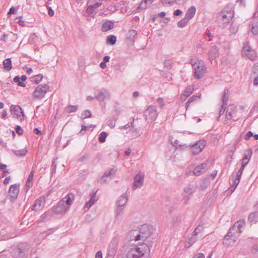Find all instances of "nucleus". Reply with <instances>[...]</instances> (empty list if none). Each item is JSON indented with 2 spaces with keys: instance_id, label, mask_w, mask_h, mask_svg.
Returning a JSON list of instances; mask_svg holds the SVG:
<instances>
[{
  "instance_id": "7ed1b4c3",
  "label": "nucleus",
  "mask_w": 258,
  "mask_h": 258,
  "mask_svg": "<svg viewBox=\"0 0 258 258\" xmlns=\"http://www.w3.org/2000/svg\"><path fill=\"white\" fill-rule=\"evenodd\" d=\"M28 249L26 243H20L18 245L17 248L13 250L12 255L16 258H25Z\"/></svg>"
},
{
  "instance_id": "680f3d73",
  "label": "nucleus",
  "mask_w": 258,
  "mask_h": 258,
  "mask_svg": "<svg viewBox=\"0 0 258 258\" xmlns=\"http://www.w3.org/2000/svg\"><path fill=\"white\" fill-rule=\"evenodd\" d=\"M32 186V183L31 182V181H27L24 188V189L26 190V192H27L29 190L30 187H31Z\"/></svg>"
},
{
  "instance_id": "c9c22d12",
  "label": "nucleus",
  "mask_w": 258,
  "mask_h": 258,
  "mask_svg": "<svg viewBox=\"0 0 258 258\" xmlns=\"http://www.w3.org/2000/svg\"><path fill=\"white\" fill-rule=\"evenodd\" d=\"M257 218H258V212H252L249 214L248 220L251 223L253 222L255 223L257 222Z\"/></svg>"
},
{
  "instance_id": "4c0bfd02",
  "label": "nucleus",
  "mask_w": 258,
  "mask_h": 258,
  "mask_svg": "<svg viewBox=\"0 0 258 258\" xmlns=\"http://www.w3.org/2000/svg\"><path fill=\"white\" fill-rule=\"evenodd\" d=\"M78 109L77 105H68L64 109V111L67 113L76 112Z\"/></svg>"
},
{
  "instance_id": "20e7f679",
  "label": "nucleus",
  "mask_w": 258,
  "mask_h": 258,
  "mask_svg": "<svg viewBox=\"0 0 258 258\" xmlns=\"http://www.w3.org/2000/svg\"><path fill=\"white\" fill-rule=\"evenodd\" d=\"M49 88L47 84H40L37 86L33 94V97L37 99H42L44 97Z\"/></svg>"
},
{
  "instance_id": "e2e57ef3",
  "label": "nucleus",
  "mask_w": 258,
  "mask_h": 258,
  "mask_svg": "<svg viewBox=\"0 0 258 258\" xmlns=\"http://www.w3.org/2000/svg\"><path fill=\"white\" fill-rule=\"evenodd\" d=\"M16 131L19 135H22L23 133V130L20 125H17Z\"/></svg>"
},
{
  "instance_id": "f8f14e48",
  "label": "nucleus",
  "mask_w": 258,
  "mask_h": 258,
  "mask_svg": "<svg viewBox=\"0 0 258 258\" xmlns=\"http://www.w3.org/2000/svg\"><path fill=\"white\" fill-rule=\"evenodd\" d=\"M206 145L205 141H200L196 143L191 147V151L193 154L197 155L200 153Z\"/></svg>"
},
{
  "instance_id": "a18cd8bd",
  "label": "nucleus",
  "mask_w": 258,
  "mask_h": 258,
  "mask_svg": "<svg viewBox=\"0 0 258 258\" xmlns=\"http://www.w3.org/2000/svg\"><path fill=\"white\" fill-rule=\"evenodd\" d=\"M189 20L185 17L177 23V26L180 28L185 27Z\"/></svg>"
},
{
  "instance_id": "7c9ffc66",
  "label": "nucleus",
  "mask_w": 258,
  "mask_h": 258,
  "mask_svg": "<svg viewBox=\"0 0 258 258\" xmlns=\"http://www.w3.org/2000/svg\"><path fill=\"white\" fill-rule=\"evenodd\" d=\"M236 225H233V226L230 229L228 234H230V235L233 237V239H236L237 240V237L240 234V233H238V231H236L235 229Z\"/></svg>"
},
{
  "instance_id": "052dcab7",
  "label": "nucleus",
  "mask_w": 258,
  "mask_h": 258,
  "mask_svg": "<svg viewBox=\"0 0 258 258\" xmlns=\"http://www.w3.org/2000/svg\"><path fill=\"white\" fill-rule=\"evenodd\" d=\"M162 3L163 5H172L175 2V0H161Z\"/></svg>"
},
{
  "instance_id": "5fc2aeb1",
  "label": "nucleus",
  "mask_w": 258,
  "mask_h": 258,
  "mask_svg": "<svg viewBox=\"0 0 258 258\" xmlns=\"http://www.w3.org/2000/svg\"><path fill=\"white\" fill-rule=\"evenodd\" d=\"M166 13L162 12L158 15H154L152 17L153 22H155L158 17L163 18L165 16Z\"/></svg>"
},
{
  "instance_id": "4468645a",
  "label": "nucleus",
  "mask_w": 258,
  "mask_h": 258,
  "mask_svg": "<svg viewBox=\"0 0 258 258\" xmlns=\"http://www.w3.org/2000/svg\"><path fill=\"white\" fill-rule=\"evenodd\" d=\"M118 241L116 239H112L108 247V254L111 257H113L116 253Z\"/></svg>"
},
{
  "instance_id": "0e129e2a",
  "label": "nucleus",
  "mask_w": 258,
  "mask_h": 258,
  "mask_svg": "<svg viewBox=\"0 0 258 258\" xmlns=\"http://www.w3.org/2000/svg\"><path fill=\"white\" fill-rule=\"evenodd\" d=\"M82 115L84 116V118L90 117L91 116V111L89 110H86L83 113Z\"/></svg>"
},
{
  "instance_id": "412c9836",
  "label": "nucleus",
  "mask_w": 258,
  "mask_h": 258,
  "mask_svg": "<svg viewBox=\"0 0 258 258\" xmlns=\"http://www.w3.org/2000/svg\"><path fill=\"white\" fill-rule=\"evenodd\" d=\"M154 0H143L136 9L137 12H139L142 10L145 9L148 6H150Z\"/></svg>"
},
{
  "instance_id": "72a5a7b5",
  "label": "nucleus",
  "mask_w": 258,
  "mask_h": 258,
  "mask_svg": "<svg viewBox=\"0 0 258 258\" xmlns=\"http://www.w3.org/2000/svg\"><path fill=\"white\" fill-rule=\"evenodd\" d=\"M252 151L251 149H248L246 153L244 154V156L243 158L242 159V163H243V162H246V161L249 162V161L251 158V156L252 155Z\"/></svg>"
},
{
  "instance_id": "603ef678",
  "label": "nucleus",
  "mask_w": 258,
  "mask_h": 258,
  "mask_svg": "<svg viewBox=\"0 0 258 258\" xmlns=\"http://www.w3.org/2000/svg\"><path fill=\"white\" fill-rule=\"evenodd\" d=\"M125 4V3L123 1H121L114 5V11H118L119 9L121 8V7H123V6Z\"/></svg>"
},
{
  "instance_id": "a19ab883",
  "label": "nucleus",
  "mask_w": 258,
  "mask_h": 258,
  "mask_svg": "<svg viewBox=\"0 0 258 258\" xmlns=\"http://www.w3.org/2000/svg\"><path fill=\"white\" fill-rule=\"evenodd\" d=\"M194 91V87L192 86H187L183 92V96L185 97L189 96Z\"/></svg>"
},
{
  "instance_id": "c03bdc74",
  "label": "nucleus",
  "mask_w": 258,
  "mask_h": 258,
  "mask_svg": "<svg viewBox=\"0 0 258 258\" xmlns=\"http://www.w3.org/2000/svg\"><path fill=\"white\" fill-rule=\"evenodd\" d=\"M244 224V223L243 221H237L233 224L236 225L235 229L236 231H238V233H241L242 231L241 229L243 226Z\"/></svg>"
},
{
  "instance_id": "0eeeda50",
  "label": "nucleus",
  "mask_w": 258,
  "mask_h": 258,
  "mask_svg": "<svg viewBox=\"0 0 258 258\" xmlns=\"http://www.w3.org/2000/svg\"><path fill=\"white\" fill-rule=\"evenodd\" d=\"M12 114L14 117L22 120L24 117V112L20 106L18 105H12L10 109Z\"/></svg>"
},
{
  "instance_id": "423d86ee",
  "label": "nucleus",
  "mask_w": 258,
  "mask_h": 258,
  "mask_svg": "<svg viewBox=\"0 0 258 258\" xmlns=\"http://www.w3.org/2000/svg\"><path fill=\"white\" fill-rule=\"evenodd\" d=\"M110 94L108 90L102 88L96 91L95 99L99 102H102L106 99L110 98Z\"/></svg>"
},
{
  "instance_id": "f704fd0d",
  "label": "nucleus",
  "mask_w": 258,
  "mask_h": 258,
  "mask_svg": "<svg viewBox=\"0 0 258 258\" xmlns=\"http://www.w3.org/2000/svg\"><path fill=\"white\" fill-rule=\"evenodd\" d=\"M201 97V94L200 95H193L191 97H190L186 103V109L187 110L188 107L190 105V104L194 101H197Z\"/></svg>"
},
{
  "instance_id": "5701e85b",
  "label": "nucleus",
  "mask_w": 258,
  "mask_h": 258,
  "mask_svg": "<svg viewBox=\"0 0 258 258\" xmlns=\"http://www.w3.org/2000/svg\"><path fill=\"white\" fill-rule=\"evenodd\" d=\"M218 55V49L216 45L212 46L209 52V56L210 59L212 61Z\"/></svg>"
},
{
  "instance_id": "a878e982",
  "label": "nucleus",
  "mask_w": 258,
  "mask_h": 258,
  "mask_svg": "<svg viewBox=\"0 0 258 258\" xmlns=\"http://www.w3.org/2000/svg\"><path fill=\"white\" fill-rule=\"evenodd\" d=\"M231 238L232 237L230 235V234L227 233L224 237L223 244L226 245L227 246H229L233 245V244L236 241V239L233 238L232 239Z\"/></svg>"
},
{
  "instance_id": "cd10ccee",
  "label": "nucleus",
  "mask_w": 258,
  "mask_h": 258,
  "mask_svg": "<svg viewBox=\"0 0 258 258\" xmlns=\"http://www.w3.org/2000/svg\"><path fill=\"white\" fill-rule=\"evenodd\" d=\"M114 27V23L110 21H107L102 26L101 30L103 32H106L112 29Z\"/></svg>"
},
{
  "instance_id": "b1692460",
  "label": "nucleus",
  "mask_w": 258,
  "mask_h": 258,
  "mask_svg": "<svg viewBox=\"0 0 258 258\" xmlns=\"http://www.w3.org/2000/svg\"><path fill=\"white\" fill-rule=\"evenodd\" d=\"M207 163H203L197 166L193 171L194 174L197 176L200 175L203 172L202 171L207 168Z\"/></svg>"
},
{
  "instance_id": "ddd939ff",
  "label": "nucleus",
  "mask_w": 258,
  "mask_h": 258,
  "mask_svg": "<svg viewBox=\"0 0 258 258\" xmlns=\"http://www.w3.org/2000/svg\"><path fill=\"white\" fill-rule=\"evenodd\" d=\"M242 52L250 59L254 60L256 57V52L246 44L244 45Z\"/></svg>"
},
{
  "instance_id": "6e6552de",
  "label": "nucleus",
  "mask_w": 258,
  "mask_h": 258,
  "mask_svg": "<svg viewBox=\"0 0 258 258\" xmlns=\"http://www.w3.org/2000/svg\"><path fill=\"white\" fill-rule=\"evenodd\" d=\"M139 231L141 239L145 240L150 236L153 231V228L147 224H144L141 226Z\"/></svg>"
},
{
  "instance_id": "ea45409f",
  "label": "nucleus",
  "mask_w": 258,
  "mask_h": 258,
  "mask_svg": "<svg viewBox=\"0 0 258 258\" xmlns=\"http://www.w3.org/2000/svg\"><path fill=\"white\" fill-rule=\"evenodd\" d=\"M228 91L227 89H225L223 92V94L222 97V105H227V101L228 100Z\"/></svg>"
},
{
  "instance_id": "f3484780",
  "label": "nucleus",
  "mask_w": 258,
  "mask_h": 258,
  "mask_svg": "<svg viewBox=\"0 0 258 258\" xmlns=\"http://www.w3.org/2000/svg\"><path fill=\"white\" fill-rule=\"evenodd\" d=\"M45 198L44 196H41L36 199L33 205L32 210L37 211L41 209L43 204L45 202Z\"/></svg>"
},
{
  "instance_id": "de8ad7c7",
  "label": "nucleus",
  "mask_w": 258,
  "mask_h": 258,
  "mask_svg": "<svg viewBox=\"0 0 258 258\" xmlns=\"http://www.w3.org/2000/svg\"><path fill=\"white\" fill-rule=\"evenodd\" d=\"M14 82L17 83V85L20 87H25L26 84L22 81H20V78L18 76H15L13 79Z\"/></svg>"
},
{
  "instance_id": "4be33fe9",
  "label": "nucleus",
  "mask_w": 258,
  "mask_h": 258,
  "mask_svg": "<svg viewBox=\"0 0 258 258\" xmlns=\"http://www.w3.org/2000/svg\"><path fill=\"white\" fill-rule=\"evenodd\" d=\"M96 191L93 192L90 195V200L85 204L84 209L88 210L92 205H93L96 201H97L98 198L96 197Z\"/></svg>"
},
{
  "instance_id": "13d9d810",
  "label": "nucleus",
  "mask_w": 258,
  "mask_h": 258,
  "mask_svg": "<svg viewBox=\"0 0 258 258\" xmlns=\"http://www.w3.org/2000/svg\"><path fill=\"white\" fill-rule=\"evenodd\" d=\"M226 105H221L220 110L219 111V116L218 118H219L222 115H223L225 111Z\"/></svg>"
},
{
  "instance_id": "774afa93",
  "label": "nucleus",
  "mask_w": 258,
  "mask_h": 258,
  "mask_svg": "<svg viewBox=\"0 0 258 258\" xmlns=\"http://www.w3.org/2000/svg\"><path fill=\"white\" fill-rule=\"evenodd\" d=\"M87 128V126H86L84 124H82V128H81V130L80 131L79 134L81 135H84L86 131Z\"/></svg>"
},
{
  "instance_id": "bb28decb",
  "label": "nucleus",
  "mask_w": 258,
  "mask_h": 258,
  "mask_svg": "<svg viewBox=\"0 0 258 258\" xmlns=\"http://www.w3.org/2000/svg\"><path fill=\"white\" fill-rule=\"evenodd\" d=\"M196 12V8L195 6H191L187 10L185 17L188 19L189 20L191 19L195 16Z\"/></svg>"
},
{
  "instance_id": "a211bd4d",
  "label": "nucleus",
  "mask_w": 258,
  "mask_h": 258,
  "mask_svg": "<svg viewBox=\"0 0 258 258\" xmlns=\"http://www.w3.org/2000/svg\"><path fill=\"white\" fill-rule=\"evenodd\" d=\"M139 230H132L128 234L127 237L130 241H138L141 240L140 235L139 234Z\"/></svg>"
},
{
  "instance_id": "9d476101",
  "label": "nucleus",
  "mask_w": 258,
  "mask_h": 258,
  "mask_svg": "<svg viewBox=\"0 0 258 258\" xmlns=\"http://www.w3.org/2000/svg\"><path fill=\"white\" fill-rule=\"evenodd\" d=\"M195 66V77L197 79L203 78L206 72V67L201 62L196 63Z\"/></svg>"
},
{
  "instance_id": "69168bd1",
  "label": "nucleus",
  "mask_w": 258,
  "mask_h": 258,
  "mask_svg": "<svg viewBox=\"0 0 258 258\" xmlns=\"http://www.w3.org/2000/svg\"><path fill=\"white\" fill-rule=\"evenodd\" d=\"M253 136V133L251 131H248L244 136V139L248 140L249 138Z\"/></svg>"
},
{
  "instance_id": "58836bf2",
  "label": "nucleus",
  "mask_w": 258,
  "mask_h": 258,
  "mask_svg": "<svg viewBox=\"0 0 258 258\" xmlns=\"http://www.w3.org/2000/svg\"><path fill=\"white\" fill-rule=\"evenodd\" d=\"M118 117L117 116H113L111 118L108 119L107 122V125H108L110 128H112L115 127L116 121Z\"/></svg>"
},
{
  "instance_id": "09e8293b",
  "label": "nucleus",
  "mask_w": 258,
  "mask_h": 258,
  "mask_svg": "<svg viewBox=\"0 0 258 258\" xmlns=\"http://www.w3.org/2000/svg\"><path fill=\"white\" fill-rule=\"evenodd\" d=\"M174 146H175L177 148H178V147L181 148V149H184L185 148H187L188 147L190 146L189 144H179V142L178 140H175L174 142Z\"/></svg>"
},
{
  "instance_id": "37998d69",
  "label": "nucleus",
  "mask_w": 258,
  "mask_h": 258,
  "mask_svg": "<svg viewBox=\"0 0 258 258\" xmlns=\"http://www.w3.org/2000/svg\"><path fill=\"white\" fill-rule=\"evenodd\" d=\"M116 37L114 35H109L107 38V43L110 45H113L116 43Z\"/></svg>"
},
{
  "instance_id": "393cba45",
  "label": "nucleus",
  "mask_w": 258,
  "mask_h": 258,
  "mask_svg": "<svg viewBox=\"0 0 258 258\" xmlns=\"http://www.w3.org/2000/svg\"><path fill=\"white\" fill-rule=\"evenodd\" d=\"M124 208H120L117 207L116 209V213L114 218L115 222L120 221L123 217V215L124 214Z\"/></svg>"
},
{
  "instance_id": "4d7b16f0",
  "label": "nucleus",
  "mask_w": 258,
  "mask_h": 258,
  "mask_svg": "<svg viewBox=\"0 0 258 258\" xmlns=\"http://www.w3.org/2000/svg\"><path fill=\"white\" fill-rule=\"evenodd\" d=\"M48 3H46V4H45V5L47 8V9H48V14L51 17L53 16L54 14V12L53 10L52 9L51 7H49L48 6Z\"/></svg>"
},
{
  "instance_id": "473e14b6",
  "label": "nucleus",
  "mask_w": 258,
  "mask_h": 258,
  "mask_svg": "<svg viewBox=\"0 0 258 258\" xmlns=\"http://www.w3.org/2000/svg\"><path fill=\"white\" fill-rule=\"evenodd\" d=\"M42 78L43 75L42 74H38L30 77L29 79L31 81V82L38 84L41 82Z\"/></svg>"
},
{
  "instance_id": "2f4dec72",
  "label": "nucleus",
  "mask_w": 258,
  "mask_h": 258,
  "mask_svg": "<svg viewBox=\"0 0 258 258\" xmlns=\"http://www.w3.org/2000/svg\"><path fill=\"white\" fill-rule=\"evenodd\" d=\"M236 225H233V226L230 229L228 234H230V235L233 237V239H236L237 240V237L240 234V233H238V231H236L235 229Z\"/></svg>"
},
{
  "instance_id": "49530a36",
  "label": "nucleus",
  "mask_w": 258,
  "mask_h": 258,
  "mask_svg": "<svg viewBox=\"0 0 258 258\" xmlns=\"http://www.w3.org/2000/svg\"><path fill=\"white\" fill-rule=\"evenodd\" d=\"M197 240L196 237H191L185 243V247L188 248Z\"/></svg>"
},
{
  "instance_id": "338daca9",
  "label": "nucleus",
  "mask_w": 258,
  "mask_h": 258,
  "mask_svg": "<svg viewBox=\"0 0 258 258\" xmlns=\"http://www.w3.org/2000/svg\"><path fill=\"white\" fill-rule=\"evenodd\" d=\"M157 101L159 104L160 107L161 108H163L165 105L163 102V99L162 98L160 97L157 99Z\"/></svg>"
},
{
  "instance_id": "6e6d98bb",
  "label": "nucleus",
  "mask_w": 258,
  "mask_h": 258,
  "mask_svg": "<svg viewBox=\"0 0 258 258\" xmlns=\"http://www.w3.org/2000/svg\"><path fill=\"white\" fill-rule=\"evenodd\" d=\"M56 163L55 160H53L52 162V164L51 166V173L52 174L55 173L56 169Z\"/></svg>"
},
{
  "instance_id": "aec40b11",
  "label": "nucleus",
  "mask_w": 258,
  "mask_h": 258,
  "mask_svg": "<svg viewBox=\"0 0 258 258\" xmlns=\"http://www.w3.org/2000/svg\"><path fill=\"white\" fill-rule=\"evenodd\" d=\"M127 197L125 194L121 196L119 199L116 202V207L124 208L128 201Z\"/></svg>"
},
{
  "instance_id": "e433bc0d",
  "label": "nucleus",
  "mask_w": 258,
  "mask_h": 258,
  "mask_svg": "<svg viewBox=\"0 0 258 258\" xmlns=\"http://www.w3.org/2000/svg\"><path fill=\"white\" fill-rule=\"evenodd\" d=\"M137 31L135 30H130L127 33V38L131 41H134L135 37L137 35Z\"/></svg>"
},
{
  "instance_id": "f03ea898",
  "label": "nucleus",
  "mask_w": 258,
  "mask_h": 258,
  "mask_svg": "<svg viewBox=\"0 0 258 258\" xmlns=\"http://www.w3.org/2000/svg\"><path fill=\"white\" fill-rule=\"evenodd\" d=\"M233 17V14L230 11L227 12L222 11L218 14L217 22L221 28H225L230 23Z\"/></svg>"
},
{
  "instance_id": "8fccbe9b",
  "label": "nucleus",
  "mask_w": 258,
  "mask_h": 258,
  "mask_svg": "<svg viewBox=\"0 0 258 258\" xmlns=\"http://www.w3.org/2000/svg\"><path fill=\"white\" fill-rule=\"evenodd\" d=\"M107 136V134L105 132H102L100 133L99 136L98 140L100 143H104L106 139Z\"/></svg>"
},
{
  "instance_id": "bf43d9fd",
  "label": "nucleus",
  "mask_w": 258,
  "mask_h": 258,
  "mask_svg": "<svg viewBox=\"0 0 258 258\" xmlns=\"http://www.w3.org/2000/svg\"><path fill=\"white\" fill-rule=\"evenodd\" d=\"M37 37V35H36L35 33H33L29 37V39H28V42L30 43V44H33V42H34V40L35 39H36Z\"/></svg>"
},
{
  "instance_id": "f257e3e1",
  "label": "nucleus",
  "mask_w": 258,
  "mask_h": 258,
  "mask_svg": "<svg viewBox=\"0 0 258 258\" xmlns=\"http://www.w3.org/2000/svg\"><path fill=\"white\" fill-rule=\"evenodd\" d=\"M74 195L68 194L67 196L59 201L56 206L52 207L53 212L57 214H63L69 210V207L72 204Z\"/></svg>"
},
{
  "instance_id": "c85d7f7f",
  "label": "nucleus",
  "mask_w": 258,
  "mask_h": 258,
  "mask_svg": "<svg viewBox=\"0 0 258 258\" xmlns=\"http://www.w3.org/2000/svg\"><path fill=\"white\" fill-rule=\"evenodd\" d=\"M197 186L194 184H189L184 189V191L188 195H191L194 193L197 189Z\"/></svg>"
},
{
  "instance_id": "1a4fd4ad",
  "label": "nucleus",
  "mask_w": 258,
  "mask_h": 258,
  "mask_svg": "<svg viewBox=\"0 0 258 258\" xmlns=\"http://www.w3.org/2000/svg\"><path fill=\"white\" fill-rule=\"evenodd\" d=\"M237 108L235 106L229 105L226 111V116L227 119L237 120L240 117L237 114Z\"/></svg>"
},
{
  "instance_id": "79ce46f5",
  "label": "nucleus",
  "mask_w": 258,
  "mask_h": 258,
  "mask_svg": "<svg viewBox=\"0 0 258 258\" xmlns=\"http://www.w3.org/2000/svg\"><path fill=\"white\" fill-rule=\"evenodd\" d=\"M13 153L17 156L21 157L25 156L27 151L25 149L15 150L13 151Z\"/></svg>"
},
{
  "instance_id": "9b49d317",
  "label": "nucleus",
  "mask_w": 258,
  "mask_h": 258,
  "mask_svg": "<svg viewBox=\"0 0 258 258\" xmlns=\"http://www.w3.org/2000/svg\"><path fill=\"white\" fill-rule=\"evenodd\" d=\"M19 184H14L10 186L8 194L12 202H14L17 199L19 193Z\"/></svg>"
},
{
  "instance_id": "39448f33",
  "label": "nucleus",
  "mask_w": 258,
  "mask_h": 258,
  "mask_svg": "<svg viewBox=\"0 0 258 258\" xmlns=\"http://www.w3.org/2000/svg\"><path fill=\"white\" fill-rule=\"evenodd\" d=\"M157 114L156 107L155 106H149L144 111L145 119L149 121H152L155 119Z\"/></svg>"
},
{
  "instance_id": "2eb2a0df",
  "label": "nucleus",
  "mask_w": 258,
  "mask_h": 258,
  "mask_svg": "<svg viewBox=\"0 0 258 258\" xmlns=\"http://www.w3.org/2000/svg\"><path fill=\"white\" fill-rule=\"evenodd\" d=\"M116 170L117 169L116 168H112L110 170L105 172L100 178L99 182L101 183H104L106 182L108 178L110 179H111V175L114 174L116 172Z\"/></svg>"
},
{
  "instance_id": "c756f323",
  "label": "nucleus",
  "mask_w": 258,
  "mask_h": 258,
  "mask_svg": "<svg viewBox=\"0 0 258 258\" xmlns=\"http://www.w3.org/2000/svg\"><path fill=\"white\" fill-rule=\"evenodd\" d=\"M3 65L4 69L9 71L12 69V60L10 58H8L3 61Z\"/></svg>"
},
{
  "instance_id": "864d4df0",
  "label": "nucleus",
  "mask_w": 258,
  "mask_h": 258,
  "mask_svg": "<svg viewBox=\"0 0 258 258\" xmlns=\"http://www.w3.org/2000/svg\"><path fill=\"white\" fill-rule=\"evenodd\" d=\"M240 180H237V179L235 178L233 181V184L231 187L230 188V191L233 192L235 189L236 188L237 185L239 183Z\"/></svg>"
},
{
  "instance_id": "6ab92c4d",
  "label": "nucleus",
  "mask_w": 258,
  "mask_h": 258,
  "mask_svg": "<svg viewBox=\"0 0 258 258\" xmlns=\"http://www.w3.org/2000/svg\"><path fill=\"white\" fill-rule=\"evenodd\" d=\"M102 5V0H97L93 5L88 7L86 12L89 14L93 13L96 10Z\"/></svg>"
},
{
  "instance_id": "dca6fc26",
  "label": "nucleus",
  "mask_w": 258,
  "mask_h": 258,
  "mask_svg": "<svg viewBox=\"0 0 258 258\" xmlns=\"http://www.w3.org/2000/svg\"><path fill=\"white\" fill-rule=\"evenodd\" d=\"M144 175V174H138L134 178L133 188L134 190L137 187H140L143 185Z\"/></svg>"
},
{
  "instance_id": "3c124183",
  "label": "nucleus",
  "mask_w": 258,
  "mask_h": 258,
  "mask_svg": "<svg viewBox=\"0 0 258 258\" xmlns=\"http://www.w3.org/2000/svg\"><path fill=\"white\" fill-rule=\"evenodd\" d=\"M251 32L255 35L258 34V22L252 24Z\"/></svg>"
}]
</instances>
